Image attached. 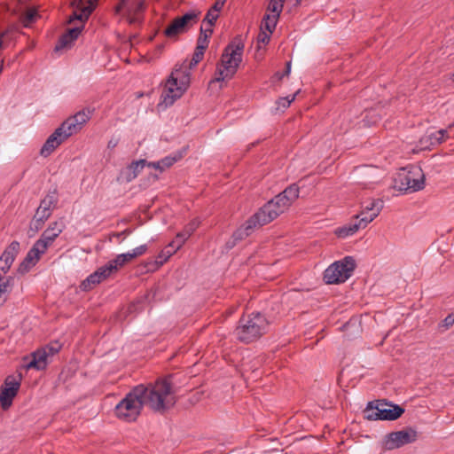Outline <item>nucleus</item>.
<instances>
[{"mask_svg": "<svg viewBox=\"0 0 454 454\" xmlns=\"http://www.w3.org/2000/svg\"><path fill=\"white\" fill-rule=\"evenodd\" d=\"M217 18H218L217 12L212 9H209L203 22H207V25H209L210 27H213L215 25V22L216 21Z\"/></svg>", "mask_w": 454, "mask_h": 454, "instance_id": "nucleus-39", "label": "nucleus"}, {"mask_svg": "<svg viewBox=\"0 0 454 454\" xmlns=\"http://www.w3.org/2000/svg\"><path fill=\"white\" fill-rule=\"evenodd\" d=\"M285 0H270L267 11L270 12L273 16L279 17L284 7Z\"/></svg>", "mask_w": 454, "mask_h": 454, "instance_id": "nucleus-34", "label": "nucleus"}, {"mask_svg": "<svg viewBox=\"0 0 454 454\" xmlns=\"http://www.w3.org/2000/svg\"><path fill=\"white\" fill-rule=\"evenodd\" d=\"M296 4H299L301 0H294Z\"/></svg>", "mask_w": 454, "mask_h": 454, "instance_id": "nucleus-60", "label": "nucleus"}, {"mask_svg": "<svg viewBox=\"0 0 454 454\" xmlns=\"http://www.w3.org/2000/svg\"><path fill=\"white\" fill-rule=\"evenodd\" d=\"M92 111L90 109H82L73 116L68 117L62 122L61 126L71 137L79 132L82 126L90 119Z\"/></svg>", "mask_w": 454, "mask_h": 454, "instance_id": "nucleus-14", "label": "nucleus"}, {"mask_svg": "<svg viewBox=\"0 0 454 454\" xmlns=\"http://www.w3.org/2000/svg\"><path fill=\"white\" fill-rule=\"evenodd\" d=\"M58 202L59 194L57 189L54 188L47 192L45 197L41 200L39 207L52 214V211L57 207Z\"/></svg>", "mask_w": 454, "mask_h": 454, "instance_id": "nucleus-27", "label": "nucleus"}, {"mask_svg": "<svg viewBox=\"0 0 454 454\" xmlns=\"http://www.w3.org/2000/svg\"><path fill=\"white\" fill-rule=\"evenodd\" d=\"M20 376H8L1 387L0 397H15L20 388Z\"/></svg>", "mask_w": 454, "mask_h": 454, "instance_id": "nucleus-24", "label": "nucleus"}, {"mask_svg": "<svg viewBox=\"0 0 454 454\" xmlns=\"http://www.w3.org/2000/svg\"><path fill=\"white\" fill-rule=\"evenodd\" d=\"M51 215V212H48L43 209L41 207H38L34 217L45 222Z\"/></svg>", "mask_w": 454, "mask_h": 454, "instance_id": "nucleus-40", "label": "nucleus"}, {"mask_svg": "<svg viewBox=\"0 0 454 454\" xmlns=\"http://www.w3.org/2000/svg\"><path fill=\"white\" fill-rule=\"evenodd\" d=\"M200 12L192 10L181 17L175 19L172 23L165 29L164 34L168 37H174L185 32L199 20Z\"/></svg>", "mask_w": 454, "mask_h": 454, "instance_id": "nucleus-10", "label": "nucleus"}, {"mask_svg": "<svg viewBox=\"0 0 454 454\" xmlns=\"http://www.w3.org/2000/svg\"><path fill=\"white\" fill-rule=\"evenodd\" d=\"M142 406V399H121L115 406V413L121 419L133 421L139 415Z\"/></svg>", "mask_w": 454, "mask_h": 454, "instance_id": "nucleus-12", "label": "nucleus"}, {"mask_svg": "<svg viewBox=\"0 0 454 454\" xmlns=\"http://www.w3.org/2000/svg\"><path fill=\"white\" fill-rule=\"evenodd\" d=\"M183 154L181 153H175L173 155H168L161 159L160 161L162 172L174 165L176 161L181 160Z\"/></svg>", "mask_w": 454, "mask_h": 454, "instance_id": "nucleus-33", "label": "nucleus"}, {"mask_svg": "<svg viewBox=\"0 0 454 454\" xmlns=\"http://www.w3.org/2000/svg\"><path fill=\"white\" fill-rule=\"evenodd\" d=\"M454 324V314H449L440 324L439 327L444 328L445 330L449 329Z\"/></svg>", "mask_w": 454, "mask_h": 454, "instance_id": "nucleus-41", "label": "nucleus"}, {"mask_svg": "<svg viewBox=\"0 0 454 454\" xmlns=\"http://www.w3.org/2000/svg\"><path fill=\"white\" fill-rule=\"evenodd\" d=\"M142 402L143 406L158 412H163L175 405V399H142Z\"/></svg>", "mask_w": 454, "mask_h": 454, "instance_id": "nucleus-25", "label": "nucleus"}, {"mask_svg": "<svg viewBox=\"0 0 454 454\" xmlns=\"http://www.w3.org/2000/svg\"><path fill=\"white\" fill-rule=\"evenodd\" d=\"M449 137L447 129H439L436 131H427L420 139L419 146L420 149H430L433 146L438 145L443 143Z\"/></svg>", "mask_w": 454, "mask_h": 454, "instance_id": "nucleus-18", "label": "nucleus"}, {"mask_svg": "<svg viewBox=\"0 0 454 454\" xmlns=\"http://www.w3.org/2000/svg\"><path fill=\"white\" fill-rule=\"evenodd\" d=\"M176 250L177 249H176L175 247H169L168 245L166 251L163 250L160 253L157 260L149 262L150 267L148 268V270H154L158 267L161 266Z\"/></svg>", "mask_w": 454, "mask_h": 454, "instance_id": "nucleus-30", "label": "nucleus"}, {"mask_svg": "<svg viewBox=\"0 0 454 454\" xmlns=\"http://www.w3.org/2000/svg\"><path fill=\"white\" fill-rule=\"evenodd\" d=\"M403 412V408L387 402V399H373L364 410V418L368 420H395Z\"/></svg>", "mask_w": 454, "mask_h": 454, "instance_id": "nucleus-6", "label": "nucleus"}, {"mask_svg": "<svg viewBox=\"0 0 454 454\" xmlns=\"http://www.w3.org/2000/svg\"><path fill=\"white\" fill-rule=\"evenodd\" d=\"M129 0H121V3L116 7L117 12H119L121 9L127 7V4H129Z\"/></svg>", "mask_w": 454, "mask_h": 454, "instance_id": "nucleus-54", "label": "nucleus"}, {"mask_svg": "<svg viewBox=\"0 0 454 454\" xmlns=\"http://www.w3.org/2000/svg\"><path fill=\"white\" fill-rule=\"evenodd\" d=\"M200 222L198 218L192 219L184 230L176 234V239L169 243V247H175L179 249L185 242V240L197 230Z\"/></svg>", "mask_w": 454, "mask_h": 454, "instance_id": "nucleus-22", "label": "nucleus"}, {"mask_svg": "<svg viewBox=\"0 0 454 454\" xmlns=\"http://www.w3.org/2000/svg\"><path fill=\"white\" fill-rule=\"evenodd\" d=\"M244 43L240 36H236L225 48L217 65L215 78L210 82H219L231 79L237 72L242 60Z\"/></svg>", "mask_w": 454, "mask_h": 454, "instance_id": "nucleus-3", "label": "nucleus"}, {"mask_svg": "<svg viewBox=\"0 0 454 454\" xmlns=\"http://www.w3.org/2000/svg\"><path fill=\"white\" fill-rule=\"evenodd\" d=\"M418 431L412 427H406L403 430L393 432L386 436L385 446L387 450L400 448L405 444L417 441Z\"/></svg>", "mask_w": 454, "mask_h": 454, "instance_id": "nucleus-11", "label": "nucleus"}, {"mask_svg": "<svg viewBox=\"0 0 454 454\" xmlns=\"http://www.w3.org/2000/svg\"><path fill=\"white\" fill-rule=\"evenodd\" d=\"M129 12V23H136L138 21V15L145 10V0H137L130 4H128L125 7Z\"/></svg>", "mask_w": 454, "mask_h": 454, "instance_id": "nucleus-28", "label": "nucleus"}, {"mask_svg": "<svg viewBox=\"0 0 454 454\" xmlns=\"http://www.w3.org/2000/svg\"><path fill=\"white\" fill-rule=\"evenodd\" d=\"M270 35L271 34H270L269 32L261 30V32L258 35V38H257L258 43H268L270 39Z\"/></svg>", "mask_w": 454, "mask_h": 454, "instance_id": "nucleus-45", "label": "nucleus"}, {"mask_svg": "<svg viewBox=\"0 0 454 454\" xmlns=\"http://www.w3.org/2000/svg\"><path fill=\"white\" fill-rule=\"evenodd\" d=\"M296 94H297V93H295V94H294V95H292V96H287V97H286V98H280V99H279V102H278V103H279V104H281V105H282V106H283L284 108H286V107H288V106L291 105V103L295 99V96H296Z\"/></svg>", "mask_w": 454, "mask_h": 454, "instance_id": "nucleus-44", "label": "nucleus"}, {"mask_svg": "<svg viewBox=\"0 0 454 454\" xmlns=\"http://www.w3.org/2000/svg\"><path fill=\"white\" fill-rule=\"evenodd\" d=\"M7 32H4L1 34L0 35V49H2L3 47V41H2V38L6 35Z\"/></svg>", "mask_w": 454, "mask_h": 454, "instance_id": "nucleus-56", "label": "nucleus"}, {"mask_svg": "<svg viewBox=\"0 0 454 454\" xmlns=\"http://www.w3.org/2000/svg\"><path fill=\"white\" fill-rule=\"evenodd\" d=\"M384 207V201L380 199H369L362 203V211L355 216L360 219L366 226L372 222Z\"/></svg>", "mask_w": 454, "mask_h": 454, "instance_id": "nucleus-13", "label": "nucleus"}, {"mask_svg": "<svg viewBox=\"0 0 454 454\" xmlns=\"http://www.w3.org/2000/svg\"><path fill=\"white\" fill-rule=\"evenodd\" d=\"M188 67H176L166 82L160 96L159 106H170L186 91L191 82V73Z\"/></svg>", "mask_w": 454, "mask_h": 454, "instance_id": "nucleus-4", "label": "nucleus"}, {"mask_svg": "<svg viewBox=\"0 0 454 454\" xmlns=\"http://www.w3.org/2000/svg\"><path fill=\"white\" fill-rule=\"evenodd\" d=\"M112 273L113 271L111 270V268L106 263V265L98 268L85 280H83L81 284V287L83 291H88L96 285L101 283L103 280L106 279L109 276H111Z\"/></svg>", "mask_w": 454, "mask_h": 454, "instance_id": "nucleus-19", "label": "nucleus"}, {"mask_svg": "<svg viewBox=\"0 0 454 454\" xmlns=\"http://www.w3.org/2000/svg\"><path fill=\"white\" fill-rule=\"evenodd\" d=\"M20 243L18 241H12L4 251L1 255L2 262H7L9 265H12L15 260V257L19 254L20 251Z\"/></svg>", "mask_w": 454, "mask_h": 454, "instance_id": "nucleus-29", "label": "nucleus"}, {"mask_svg": "<svg viewBox=\"0 0 454 454\" xmlns=\"http://www.w3.org/2000/svg\"><path fill=\"white\" fill-rule=\"evenodd\" d=\"M146 166H148V167H152V168H155V169L160 170V172H162L161 166H160V161H159V160H158V161H153V162H148V161H147Z\"/></svg>", "mask_w": 454, "mask_h": 454, "instance_id": "nucleus-51", "label": "nucleus"}, {"mask_svg": "<svg viewBox=\"0 0 454 454\" xmlns=\"http://www.w3.org/2000/svg\"><path fill=\"white\" fill-rule=\"evenodd\" d=\"M425 185V176L419 167H412L411 170L402 169L394 178V187L398 191L417 192Z\"/></svg>", "mask_w": 454, "mask_h": 454, "instance_id": "nucleus-9", "label": "nucleus"}, {"mask_svg": "<svg viewBox=\"0 0 454 454\" xmlns=\"http://www.w3.org/2000/svg\"><path fill=\"white\" fill-rule=\"evenodd\" d=\"M366 225L363 223L360 219L358 220L355 218V221H352L342 227L337 228L334 232L338 238L345 239L354 235L358 230L364 229Z\"/></svg>", "mask_w": 454, "mask_h": 454, "instance_id": "nucleus-26", "label": "nucleus"}, {"mask_svg": "<svg viewBox=\"0 0 454 454\" xmlns=\"http://www.w3.org/2000/svg\"><path fill=\"white\" fill-rule=\"evenodd\" d=\"M207 46H208V35L205 34L204 35H202L200 34L195 50L205 52Z\"/></svg>", "mask_w": 454, "mask_h": 454, "instance_id": "nucleus-37", "label": "nucleus"}, {"mask_svg": "<svg viewBox=\"0 0 454 454\" xmlns=\"http://www.w3.org/2000/svg\"><path fill=\"white\" fill-rule=\"evenodd\" d=\"M226 1L227 0H216L215 3L213 4V6L210 9L218 12L223 7Z\"/></svg>", "mask_w": 454, "mask_h": 454, "instance_id": "nucleus-46", "label": "nucleus"}, {"mask_svg": "<svg viewBox=\"0 0 454 454\" xmlns=\"http://www.w3.org/2000/svg\"><path fill=\"white\" fill-rule=\"evenodd\" d=\"M98 0H74L72 3L74 11L73 15L70 16L68 20V23L71 24L74 21H79V25L67 29V31L63 34L56 46L55 51H59L65 48H69L73 43L78 38L81 32L84 27L85 21L89 19L91 12L97 6Z\"/></svg>", "mask_w": 454, "mask_h": 454, "instance_id": "nucleus-1", "label": "nucleus"}, {"mask_svg": "<svg viewBox=\"0 0 454 454\" xmlns=\"http://www.w3.org/2000/svg\"><path fill=\"white\" fill-rule=\"evenodd\" d=\"M20 4L25 3L27 0H18Z\"/></svg>", "mask_w": 454, "mask_h": 454, "instance_id": "nucleus-61", "label": "nucleus"}, {"mask_svg": "<svg viewBox=\"0 0 454 454\" xmlns=\"http://www.w3.org/2000/svg\"><path fill=\"white\" fill-rule=\"evenodd\" d=\"M131 233V231L127 229L123 231H121V232H117V233H114V236L119 238V237H123L125 238L126 236L129 235Z\"/></svg>", "mask_w": 454, "mask_h": 454, "instance_id": "nucleus-53", "label": "nucleus"}, {"mask_svg": "<svg viewBox=\"0 0 454 454\" xmlns=\"http://www.w3.org/2000/svg\"><path fill=\"white\" fill-rule=\"evenodd\" d=\"M106 397L107 398H110V397H115V395L114 394H112V393H109L106 395Z\"/></svg>", "mask_w": 454, "mask_h": 454, "instance_id": "nucleus-58", "label": "nucleus"}, {"mask_svg": "<svg viewBox=\"0 0 454 454\" xmlns=\"http://www.w3.org/2000/svg\"><path fill=\"white\" fill-rule=\"evenodd\" d=\"M64 230V224L62 222H53L50 223L48 228L42 233L40 239L35 241L34 245H40L38 247L43 253L46 252L48 247L52 245L54 240L60 235Z\"/></svg>", "mask_w": 454, "mask_h": 454, "instance_id": "nucleus-15", "label": "nucleus"}, {"mask_svg": "<svg viewBox=\"0 0 454 454\" xmlns=\"http://www.w3.org/2000/svg\"><path fill=\"white\" fill-rule=\"evenodd\" d=\"M134 258L131 257L129 252L125 254H118L114 260L107 262L108 266L111 268L113 272L117 271V270L122 266H124L127 262L132 261Z\"/></svg>", "mask_w": 454, "mask_h": 454, "instance_id": "nucleus-31", "label": "nucleus"}, {"mask_svg": "<svg viewBox=\"0 0 454 454\" xmlns=\"http://www.w3.org/2000/svg\"><path fill=\"white\" fill-rule=\"evenodd\" d=\"M119 143V139L118 138H111L109 141H108V144H107V148L108 149H114L117 146Z\"/></svg>", "mask_w": 454, "mask_h": 454, "instance_id": "nucleus-50", "label": "nucleus"}, {"mask_svg": "<svg viewBox=\"0 0 454 454\" xmlns=\"http://www.w3.org/2000/svg\"><path fill=\"white\" fill-rule=\"evenodd\" d=\"M12 265H9L5 262H2V259L0 258V273L6 276V273L9 271Z\"/></svg>", "mask_w": 454, "mask_h": 454, "instance_id": "nucleus-47", "label": "nucleus"}, {"mask_svg": "<svg viewBox=\"0 0 454 454\" xmlns=\"http://www.w3.org/2000/svg\"><path fill=\"white\" fill-rule=\"evenodd\" d=\"M31 356L32 359L26 365L27 369L41 371L46 368L49 360V353L46 348L35 351Z\"/></svg>", "mask_w": 454, "mask_h": 454, "instance_id": "nucleus-23", "label": "nucleus"}, {"mask_svg": "<svg viewBox=\"0 0 454 454\" xmlns=\"http://www.w3.org/2000/svg\"><path fill=\"white\" fill-rule=\"evenodd\" d=\"M3 72V62L0 63V74Z\"/></svg>", "mask_w": 454, "mask_h": 454, "instance_id": "nucleus-59", "label": "nucleus"}, {"mask_svg": "<svg viewBox=\"0 0 454 454\" xmlns=\"http://www.w3.org/2000/svg\"><path fill=\"white\" fill-rule=\"evenodd\" d=\"M238 242L231 237L227 242H226V248L231 249L233 248Z\"/></svg>", "mask_w": 454, "mask_h": 454, "instance_id": "nucleus-52", "label": "nucleus"}, {"mask_svg": "<svg viewBox=\"0 0 454 454\" xmlns=\"http://www.w3.org/2000/svg\"><path fill=\"white\" fill-rule=\"evenodd\" d=\"M203 56H204L203 51L195 50L192 54V58L190 60L189 65H188L189 69L193 68L203 59Z\"/></svg>", "mask_w": 454, "mask_h": 454, "instance_id": "nucleus-38", "label": "nucleus"}, {"mask_svg": "<svg viewBox=\"0 0 454 454\" xmlns=\"http://www.w3.org/2000/svg\"><path fill=\"white\" fill-rule=\"evenodd\" d=\"M44 224L43 221L33 217L29 224L28 235L29 237L34 236L39 230L43 228Z\"/></svg>", "mask_w": 454, "mask_h": 454, "instance_id": "nucleus-36", "label": "nucleus"}, {"mask_svg": "<svg viewBox=\"0 0 454 454\" xmlns=\"http://www.w3.org/2000/svg\"><path fill=\"white\" fill-rule=\"evenodd\" d=\"M340 375H341V377H343V376H344V371H342V372H341V374H340Z\"/></svg>", "mask_w": 454, "mask_h": 454, "instance_id": "nucleus-62", "label": "nucleus"}, {"mask_svg": "<svg viewBox=\"0 0 454 454\" xmlns=\"http://www.w3.org/2000/svg\"><path fill=\"white\" fill-rule=\"evenodd\" d=\"M270 322L266 316L260 312L244 314L234 329L235 338L242 343H251L259 340L269 330Z\"/></svg>", "mask_w": 454, "mask_h": 454, "instance_id": "nucleus-2", "label": "nucleus"}, {"mask_svg": "<svg viewBox=\"0 0 454 454\" xmlns=\"http://www.w3.org/2000/svg\"><path fill=\"white\" fill-rule=\"evenodd\" d=\"M275 76L278 77V79L280 80V79H282L285 76V74H280V73L278 72V73L275 74Z\"/></svg>", "mask_w": 454, "mask_h": 454, "instance_id": "nucleus-57", "label": "nucleus"}, {"mask_svg": "<svg viewBox=\"0 0 454 454\" xmlns=\"http://www.w3.org/2000/svg\"><path fill=\"white\" fill-rule=\"evenodd\" d=\"M3 410H8L12 404V399H0Z\"/></svg>", "mask_w": 454, "mask_h": 454, "instance_id": "nucleus-48", "label": "nucleus"}, {"mask_svg": "<svg viewBox=\"0 0 454 454\" xmlns=\"http://www.w3.org/2000/svg\"><path fill=\"white\" fill-rule=\"evenodd\" d=\"M146 160H138L132 161L129 165H128L125 168H123L121 171L119 179L128 183L131 182L138 176V174L146 166Z\"/></svg>", "mask_w": 454, "mask_h": 454, "instance_id": "nucleus-21", "label": "nucleus"}, {"mask_svg": "<svg viewBox=\"0 0 454 454\" xmlns=\"http://www.w3.org/2000/svg\"><path fill=\"white\" fill-rule=\"evenodd\" d=\"M266 223H262L260 215L255 213L250 216L246 223L238 228L232 234V238L237 241H241L248 237L256 228H260Z\"/></svg>", "mask_w": 454, "mask_h": 454, "instance_id": "nucleus-17", "label": "nucleus"}, {"mask_svg": "<svg viewBox=\"0 0 454 454\" xmlns=\"http://www.w3.org/2000/svg\"><path fill=\"white\" fill-rule=\"evenodd\" d=\"M43 348H46V350L49 353V357H51L59 351V349L61 348V345L58 341H56L47 345Z\"/></svg>", "mask_w": 454, "mask_h": 454, "instance_id": "nucleus-42", "label": "nucleus"}, {"mask_svg": "<svg viewBox=\"0 0 454 454\" xmlns=\"http://www.w3.org/2000/svg\"><path fill=\"white\" fill-rule=\"evenodd\" d=\"M291 72V62H287L286 65V70L285 72L283 73L285 75H289Z\"/></svg>", "mask_w": 454, "mask_h": 454, "instance_id": "nucleus-55", "label": "nucleus"}, {"mask_svg": "<svg viewBox=\"0 0 454 454\" xmlns=\"http://www.w3.org/2000/svg\"><path fill=\"white\" fill-rule=\"evenodd\" d=\"M173 394V386L170 377L159 379L154 385L146 387L143 384L137 385L125 394L126 398L139 397H165Z\"/></svg>", "mask_w": 454, "mask_h": 454, "instance_id": "nucleus-7", "label": "nucleus"}, {"mask_svg": "<svg viewBox=\"0 0 454 454\" xmlns=\"http://www.w3.org/2000/svg\"><path fill=\"white\" fill-rule=\"evenodd\" d=\"M278 18L279 17L266 13L261 23V30L272 34L276 28Z\"/></svg>", "mask_w": 454, "mask_h": 454, "instance_id": "nucleus-32", "label": "nucleus"}, {"mask_svg": "<svg viewBox=\"0 0 454 454\" xmlns=\"http://www.w3.org/2000/svg\"><path fill=\"white\" fill-rule=\"evenodd\" d=\"M147 250V245H141L136 248H134L130 253L131 257L134 259L144 254Z\"/></svg>", "mask_w": 454, "mask_h": 454, "instance_id": "nucleus-43", "label": "nucleus"}, {"mask_svg": "<svg viewBox=\"0 0 454 454\" xmlns=\"http://www.w3.org/2000/svg\"><path fill=\"white\" fill-rule=\"evenodd\" d=\"M213 33V28L209 25L206 28L200 27V35H204L205 34L208 35V37L211 36Z\"/></svg>", "mask_w": 454, "mask_h": 454, "instance_id": "nucleus-49", "label": "nucleus"}, {"mask_svg": "<svg viewBox=\"0 0 454 454\" xmlns=\"http://www.w3.org/2000/svg\"><path fill=\"white\" fill-rule=\"evenodd\" d=\"M356 268V261L352 256H346L340 261L332 263L324 272V280L326 284H339L345 282Z\"/></svg>", "mask_w": 454, "mask_h": 454, "instance_id": "nucleus-8", "label": "nucleus"}, {"mask_svg": "<svg viewBox=\"0 0 454 454\" xmlns=\"http://www.w3.org/2000/svg\"><path fill=\"white\" fill-rule=\"evenodd\" d=\"M452 80L454 81V73L452 74V76H451Z\"/></svg>", "mask_w": 454, "mask_h": 454, "instance_id": "nucleus-63", "label": "nucleus"}, {"mask_svg": "<svg viewBox=\"0 0 454 454\" xmlns=\"http://www.w3.org/2000/svg\"><path fill=\"white\" fill-rule=\"evenodd\" d=\"M70 136L62 129L60 125L55 131L46 139L45 143L40 150V154L43 157L51 155L63 142H65Z\"/></svg>", "mask_w": 454, "mask_h": 454, "instance_id": "nucleus-16", "label": "nucleus"}, {"mask_svg": "<svg viewBox=\"0 0 454 454\" xmlns=\"http://www.w3.org/2000/svg\"><path fill=\"white\" fill-rule=\"evenodd\" d=\"M38 14L36 10L29 9L22 16V22L25 27H28L30 24L34 23L36 20Z\"/></svg>", "mask_w": 454, "mask_h": 454, "instance_id": "nucleus-35", "label": "nucleus"}, {"mask_svg": "<svg viewBox=\"0 0 454 454\" xmlns=\"http://www.w3.org/2000/svg\"><path fill=\"white\" fill-rule=\"evenodd\" d=\"M299 187L293 184L262 206L256 213L262 223H269L284 213L299 197Z\"/></svg>", "mask_w": 454, "mask_h": 454, "instance_id": "nucleus-5", "label": "nucleus"}, {"mask_svg": "<svg viewBox=\"0 0 454 454\" xmlns=\"http://www.w3.org/2000/svg\"><path fill=\"white\" fill-rule=\"evenodd\" d=\"M38 247L42 248L40 245H33L31 249L27 252L24 260L20 262L18 271L20 274H25L29 271V270L35 266L39 261L42 254L44 253L41 251Z\"/></svg>", "mask_w": 454, "mask_h": 454, "instance_id": "nucleus-20", "label": "nucleus"}]
</instances>
